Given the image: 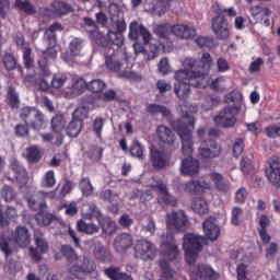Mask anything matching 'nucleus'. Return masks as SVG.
<instances>
[{"instance_id":"obj_1","label":"nucleus","mask_w":280,"mask_h":280,"mask_svg":"<svg viewBox=\"0 0 280 280\" xmlns=\"http://www.w3.org/2000/svg\"><path fill=\"white\" fill-rule=\"evenodd\" d=\"M189 217L183 210L172 211L166 214V240L162 242L161 259L159 266L162 270V277L165 280L174 279V270L170 267V261H174L178 257V245L174 240L173 233H185L189 230Z\"/></svg>"},{"instance_id":"obj_2","label":"nucleus","mask_w":280,"mask_h":280,"mask_svg":"<svg viewBox=\"0 0 280 280\" xmlns=\"http://www.w3.org/2000/svg\"><path fill=\"white\" fill-rule=\"evenodd\" d=\"M189 104L184 103L179 106L182 118L173 122V129L177 132L182 140V152L185 154L186 159L182 161L180 172L184 176H196L200 172V164L197 160L191 158L194 152V136L191 135V129L196 124L194 116L187 110Z\"/></svg>"},{"instance_id":"obj_3","label":"nucleus","mask_w":280,"mask_h":280,"mask_svg":"<svg viewBox=\"0 0 280 280\" xmlns=\"http://www.w3.org/2000/svg\"><path fill=\"white\" fill-rule=\"evenodd\" d=\"M60 253L68 261V270L70 275L75 277V279L83 280L97 268L95 261L91 260L89 256L78 255L75 249L70 245H62Z\"/></svg>"},{"instance_id":"obj_4","label":"nucleus","mask_w":280,"mask_h":280,"mask_svg":"<svg viewBox=\"0 0 280 280\" xmlns=\"http://www.w3.org/2000/svg\"><path fill=\"white\" fill-rule=\"evenodd\" d=\"M94 40L96 45L103 47V55L105 57V65L108 71H120L124 62L128 60V52L126 50H115L110 46H106V37L100 34V32H94Z\"/></svg>"},{"instance_id":"obj_5","label":"nucleus","mask_w":280,"mask_h":280,"mask_svg":"<svg viewBox=\"0 0 280 280\" xmlns=\"http://www.w3.org/2000/svg\"><path fill=\"white\" fill-rule=\"evenodd\" d=\"M213 65V58L209 52H205L201 57V60L198 61L194 58H186L183 61L184 69L177 71H187L189 75H194L196 73H202L200 78H194L196 84L195 86L198 89L202 86V82L205 81V75L209 74L211 71V66Z\"/></svg>"},{"instance_id":"obj_6","label":"nucleus","mask_w":280,"mask_h":280,"mask_svg":"<svg viewBox=\"0 0 280 280\" xmlns=\"http://www.w3.org/2000/svg\"><path fill=\"white\" fill-rule=\"evenodd\" d=\"M207 238L202 235L186 233L183 237L182 248L185 252V260L189 266H194L198 259V254L202 252V245Z\"/></svg>"},{"instance_id":"obj_7","label":"nucleus","mask_w":280,"mask_h":280,"mask_svg":"<svg viewBox=\"0 0 280 280\" xmlns=\"http://www.w3.org/2000/svg\"><path fill=\"white\" fill-rule=\"evenodd\" d=\"M203 72L189 74V72L175 71L174 73V93L178 100H189V95H191V86H196V81L194 78H201ZM195 81V82H194Z\"/></svg>"},{"instance_id":"obj_8","label":"nucleus","mask_w":280,"mask_h":280,"mask_svg":"<svg viewBox=\"0 0 280 280\" xmlns=\"http://www.w3.org/2000/svg\"><path fill=\"white\" fill-rule=\"evenodd\" d=\"M20 119L31 126L34 130H43L47 126V120H45V115L36 107H22L19 112Z\"/></svg>"},{"instance_id":"obj_9","label":"nucleus","mask_w":280,"mask_h":280,"mask_svg":"<svg viewBox=\"0 0 280 280\" xmlns=\"http://www.w3.org/2000/svg\"><path fill=\"white\" fill-rule=\"evenodd\" d=\"M240 106H228L218 113L217 116L213 117V122L215 126L220 128H235V124H237V115H240Z\"/></svg>"},{"instance_id":"obj_10","label":"nucleus","mask_w":280,"mask_h":280,"mask_svg":"<svg viewBox=\"0 0 280 280\" xmlns=\"http://www.w3.org/2000/svg\"><path fill=\"white\" fill-rule=\"evenodd\" d=\"M156 135L163 148L170 152H174V150H178V148H180V143L176 139V133H174L170 127H165L164 125L158 126Z\"/></svg>"},{"instance_id":"obj_11","label":"nucleus","mask_w":280,"mask_h":280,"mask_svg":"<svg viewBox=\"0 0 280 280\" xmlns=\"http://www.w3.org/2000/svg\"><path fill=\"white\" fill-rule=\"evenodd\" d=\"M135 257L137 259H142V261H152V259L156 257V246H154V243L141 238L136 242Z\"/></svg>"},{"instance_id":"obj_12","label":"nucleus","mask_w":280,"mask_h":280,"mask_svg":"<svg viewBox=\"0 0 280 280\" xmlns=\"http://www.w3.org/2000/svg\"><path fill=\"white\" fill-rule=\"evenodd\" d=\"M34 242L36 247H30L28 253L33 261H43V255L49 250V243L42 232L34 233Z\"/></svg>"},{"instance_id":"obj_13","label":"nucleus","mask_w":280,"mask_h":280,"mask_svg":"<svg viewBox=\"0 0 280 280\" xmlns=\"http://www.w3.org/2000/svg\"><path fill=\"white\" fill-rule=\"evenodd\" d=\"M11 242L18 248H27L32 244V232L24 225H18L14 231L11 232Z\"/></svg>"},{"instance_id":"obj_14","label":"nucleus","mask_w":280,"mask_h":280,"mask_svg":"<svg viewBox=\"0 0 280 280\" xmlns=\"http://www.w3.org/2000/svg\"><path fill=\"white\" fill-rule=\"evenodd\" d=\"M198 154L201 159H218L222 154V147L215 140H202L198 149Z\"/></svg>"},{"instance_id":"obj_15","label":"nucleus","mask_w":280,"mask_h":280,"mask_svg":"<svg viewBox=\"0 0 280 280\" xmlns=\"http://www.w3.org/2000/svg\"><path fill=\"white\" fill-rule=\"evenodd\" d=\"M212 32L219 40H226L231 36L229 20L223 15L214 16L212 19Z\"/></svg>"},{"instance_id":"obj_16","label":"nucleus","mask_w":280,"mask_h":280,"mask_svg":"<svg viewBox=\"0 0 280 280\" xmlns=\"http://www.w3.org/2000/svg\"><path fill=\"white\" fill-rule=\"evenodd\" d=\"M268 165L269 166L266 168V176L273 187L280 189V158L278 155H272L268 160Z\"/></svg>"},{"instance_id":"obj_17","label":"nucleus","mask_w":280,"mask_h":280,"mask_svg":"<svg viewBox=\"0 0 280 280\" xmlns=\"http://www.w3.org/2000/svg\"><path fill=\"white\" fill-rule=\"evenodd\" d=\"M129 38L131 40H143V43H150L152 40V34L145 26L133 21L129 25Z\"/></svg>"},{"instance_id":"obj_18","label":"nucleus","mask_w":280,"mask_h":280,"mask_svg":"<svg viewBox=\"0 0 280 280\" xmlns=\"http://www.w3.org/2000/svg\"><path fill=\"white\" fill-rule=\"evenodd\" d=\"M190 272H192V277H197L198 279L203 280H218L219 276L213 268L209 265L199 264L196 267L190 266Z\"/></svg>"},{"instance_id":"obj_19","label":"nucleus","mask_w":280,"mask_h":280,"mask_svg":"<svg viewBox=\"0 0 280 280\" xmlns=\"http://www.w3.org/2000/svg\"><path fill=\"white\" fill-rule=\"evenodd\" d=\"M202 229L207 240L215 242V240L220 237V226L218 225V220H215V218L210 217L206 219L202 223Z\"/></svg>"},{"instance_id":"obj_20","label":"nucleus","mask_w":280,"mask_h":280,"mask_svg":"<svg viewBox=\"0 0 280 280\" xmlns=\"http://www.w3.org/2000/svg\"><path fill=\"white\" fill-rule=\"evenodd\" d=\"M10 168L14 174V180L19 183L20 187H25L27 182L30 180V175H27V170H25L18 160H12L10 164Z\"/></svg>"},{"instance_id":"obj_21","label":"nucleus","mask_w":280,"mask_h":280,"mask_svg":"<svg viewBox=\"0 0 280 280\" xmlns=\"http://www.w3.org/2000/svg\"><path fill=\"white\" fill-rule=\"evenodd\" d=\"M150 156L151 163L153 167H156V170H163V167H167L170 165V156L155 147H151Z\"/></svg>"},{"instance_id":"obj_22","label":"nucleus","mask_w":280,"mask_h":280,"mask_svg":"<svg viewBox=\"0 0 280 280\" xmlns=\"http://www.w3.org/2000/svg\"><path fill=\"white\" fill-rule=\"evenodd\" d=\"M83 40L82 38H73L68 47L67 50V57H66V62H68V65H73V59L71 58H78V56H80V54H82V45Z\"/></svg>"},{"instance_id":"obj_23","label":"nucleus","mask_w":280,"mask_h":280,"mask_svg":"<svg viewBox=\"0 0 280 280\" xmlns=\"http://www.w3.org/2000/svg\"><path fill=\"white\" fill-rule=\"evenodd\" d=\"M171 33L174 36H177V38L188 39L196 36V28L189 25L176 24L171 26Z\"/></svg>"},{"instance_id":"obj_24","label":"nucleus","mask_w":280,"mask_h":280,"mask_svg":"<svg viewBox=\"0 0 280 280\" xmlns=\"http://www.w3.org/2000/svg\"><path fill=\"white\" fill-rule=\"evenodd\" d=\"M133 244L132 235L122 233L114 240V248L117 253H125Z\"/></svg>"},{"instance_id":"obj_25","label":"nucleus","mask_w":280,"mask_h":280,"mask_svg":"<svg viewBox=\"0 0 280 280\" xmlns=\"http://www.w3.org/2000/svg\"><path fill=\"white\" fill-rule=\"evenodd\" d=\"M93 257L103 264H110V261H113V254L101 243L94 245Z\"/></svg>"},{"instance_id":"obj_26","label":"nucleus","mask_w":280,"mask_h":280,"mask_svg":"<svg viewBox=\"0 0 280 280\" xmlns=\"http://www.w3.org/2000/svg\"><path fill=\"white\" fill-rule=\"evenodd\" d=\"M210 180L214 184V187L218 191L226 194V191H231V183L224 178V176L220 173H211Z\"/></svg>"},{"instance_id":"obj_27","label":"nucleus","mask_w":280,"mask_h":280,"mask_svg":"<svg viewBox=\"0 0 280 280\" xmlns=\"http://www.w3.org/2000/svg\"><path fill=\"white\" fill-rule=\"evenodd\" d=\"M50 128L56 135H60L67 128V118L63 115L57 114L51 118Z\"/></svg>"},{"instance_id":"obj_28","label":"nucleus","mask_w":280,"mask_h":280,"mask_svg":"<svg viewBox=\"0 0 280 280\" xmlns=\"http://www.w3.org/2000/svg\"><path fill=\"white\" fill-rule=\"evenodd\" d=\"M77 230L79 233H85V235H95V233H100V226L95 223H86L84 220H79L77 222Z\"/></svg>"},{"instance_id":"obj_29","label":"nucleus","mask_w":280,"mask_h":280,"mask_svg":"<svg viewBox=\"0 0 280 280\" xmlns=\"http://www.w3.org/2000/svg\"><path fill=\"white\" fill-rule=\"evenodd\" d=\"M98 223L101 224L103 229V233L106 235H114L117 231V223L115 221H112L108 217H101L98 219Z\"/></svg>"},{"instance_id":"obj_30","label":"nucleus","mask_w":280,"mask_h":280,"mask_svg":"<svg viewBox=\"0 0 280 280\" xmlns=\"http://www.w3.org/2000/svg\"><path fill=\"white\" fill-rule=\"evenodd\" d=\"M7 102L12 110H19L21 106V98L19 97V92H16L14 86L9 88Z\"/></svg>"},{"instance_id":"obj_31","label":"nucleus","mask_w":280,"mask_h":280,"mask_svg":"<svg viewBox=\"0 0 280 280\" xmlns=\"http://www.w3.org/2000/svg\"><path fill=\"white\" fill-rule=\"evenodd\" d=\"M58 58V50L54 47H49L46 51L43 52L42 59L38 61L39 69L45 71L47 69V60H56Z\"/></svg>"},{"instance_id":"obj_32","label":"nucleus","mask_w":280,"mask_h":280,"mask_svg":"<svg viewBox=\"0 0 280 280\" xmlns=\"http://www.w3.org/2000/svg\"><path fill=\"white\" fill-rule=\"evenodd\" d=\"M257 167L255 166V161H253V154L249 153L242 158L241 171L243 174H253Z\"/></svg>"},{"instance_id":"obj_33","label":"nucleus","mask_w":280,"mask_h":280,"mask_svg":"<svg viewBox=\"0 0 280 280\" xmlns=\"http://www.w3.org/2000/svg\"><path fill=\"white\" fill-rule=\"evenodd\" d=\"M82 128H84L83 122L80 120H75V118H72V120L68 124L66 127V133L68 137H78L80 132H82Z\"/></svg>"},{"instance_id":"obj_34","label":"nucleus","mask_w":280,"mask_h":280,"mask_svg":"<svg viewBox=\"0 0 280 280\" xmlns=\"http://www.w3.org/2000/svg\"><path fill=\"white\" fill-rule=\"evenodd\" d=\"M191 209L195 213H198L199 215H205V213L209 212V203H207V200L202 198H195L191 201Z\"/></svg>"},{"instance_id":"obj_35","label":"nucleus","mask_w":280,"mask_h":280,"mask_svg":"<svg viewBox=\"0 0 280 280\" xmlns=\"http://www.w3.org/2000/svg\"><path fill=\"white\" fill-rule=\"evenodd\" d=\"M57 32H62V25L60 23H54L46 30L44 38L48 40L49 45H56Z\"/></svg>"},{"instance_id":"obj_36","label":"nucleus","mask_w":280,"mask_h":280,"mask_svg":"<svg viewBox=\"0 0 280 280\" xmlns=\"http://www.w3.org/2000/svg\"><path fill=\"white\" fill-rule=\"evenodd\" d=\"M172 1L174 0H156L155 4L152 8L153 14H155V16H163V14H165V12L170 10Z\"/></svg>"},{"instance_id":"obj_37","label":"nucleus","mask_w":280,"mask_h":280,"mask_svg":"<svg viewBox=\"0 0 280 280\" xmlns=\"http://www.w3.org/2000/svg\"><path fill=\"white\" fill-rule=\"evenodd\" d=\"M52 12L56 16H65L71 12V7L65 1H55L51 3Z\"/></svg>"},{"instance_id":"obj_38","label":"nucleus","mask_w":280,"mask_h":280,"mask_svg":"<svg viewBox=\"0 0 280 280\" xmlns=\"http://www.w3.org/2000/svg\"><path fill=\"white\" fill-rule=\"evenodd\" d=\"M43 159V151L36 145L26 149V161L28 163H38Z\"/></svg>"},{"instance_id":"obj_39","label":"nucleus","mask_w":280,"mask_h":280,"mask_svg":"<svg viewBox=\"0 0 280 280\" xmlns=\"http://www.w3.org/2000/svg\"><path fill=\"white\" fill-rule=\"evenodd\" d=\"M147 112L149 115H162L166 118H170L172 115V113L168 112L165 106L159 104H149L147 106Z\"/></svg>"},{"instance_id":"obj_40","label":"nucleus","mask_w":280,"mask_h":280,"mask_svg":"<svg viewBox=\"0 0 280 280\" xmlns=\"http://www.w3.org/2000/svg\"><path fill=\"white\" fill-rule=\"evenodd\" d=\"M36 220L40 226H49V224L56 220V215L49 213L46 208L38 212Z\"/></svg>"},{"instance_id":"obj_41","label":"nucleus","mask_w":280,"mask_h":280,"mask_svg":"<svg viewBox=\"0 0 280 280\" xmlns=\"http://www.w3.org/2000/svg\"><path fill=\"white\" fill-rule=\"evenodd\" d=\"M86 89H89L86 81H84V79L80 78V79L73 80L70 91H71L72 95H82V93H84V91H86Z\"/></svg>"},{"instance_id":"obj_42","label":"nucleus","mask_w":280,"mask_h":280,"mask_svg":"<svg viewBox=\"0 0 280 280\" xmlns=\"http://www.w3.org/2000/svg\"><path fill=\"white\" fill-rule=\"evenodd\" d=\"M27 206L30 207V209H32L33 211H38L40 213V211H44V209H47V202L45 200H38V198L36 197H28L26 199Z\"/></svg>"},{"instance_id":"obj_43","label":"nucleus","mask_w":280,"mask_h":280,"mask_svg":"<svg viewBox=\"0 0 280 280\" xmlns=\"http://www.w3.org/2000/svg\"><path fill=\"white\" fill-rule=\"evenodd\" d=\"M130 154L131 156H135L140 161H143V159H145V149L143 148V145H141V142H139V140H135L132 142V145L130 148Z\"/></svg>"},{"instance_id":"obj_44","label":"nucleus","mask_w":280,"mask_h":280,"mask_svg":"<svg viewBox=\"0 0 280 280\" xmlns=\"http://www.w3.org/2000/svg\"><path fill=\"white\" fill-rule=\"evenodd\" d=\"M0 250L3 253L5 259L14 253V247H12L10 241L3 234H0Z\"/></svg>"},{"instance_id":"obj_45","label":"nucleus","mask_w":280,"mask_h":280,"mask_svg":"<svg viewBox=\"0 0 280 280\" xmlns=\"http://www.w3.org/2000/svg\"><path fill=\"white\" fill-rule=\"evenodd\" d=\"M15 8H19L25 14H36V8L27 0H15Z\"/></svg>"},{"instance_id":"obj_46","label":"nucleus","mask_w":280,"mask_h":280,"mask_svg":"<svg viewBox=\"0 0 280 280\" xmlns=\"http://www.w3.org/2000/svg\"><path fill=\"white\" fill-rule=\"evenodd\" d=\"M42 187H45L46 189L56 187V174L54 171H48L45 173L42 180Z\"/></svg>"},{"instance_id":"obj_47","label":"nucleus","mask_w":280,"mask_h":280,"mask_svg":"<svg viewBox=\"0 0 280 280\" xmlns=\"http://www.w3.org/2000/svg\"><path fill=\"white\" fill-rule=\"evenodd\" d=\"M79 187L83 196H93V184H91V179L89 177L82 178L80 180Z\"/></svg>"},{"instance_id":"obj_48","label":"nucleus","mask_w":280,"mask_h":280,"mask_svg":"<svg viewBox=\"0 0 280 280\" xmlns=\"http://www.w3.org/2000/svg\"><path fill=\"white\" fill-rule=\"evenodd\" d=\"M88 89L92 93H102L106 89V83L103 80L94 79L88 84Z\"/></svg>"},{"instance_id":"obj_49","label":"nucleus","mask_w":280,"mask_h":280,"mask_svg":"<svg viewBox=\"0 0 280 280\" xmlns=\"http://www.w3.org/2000/svg\"><path fill=\"white\" fill-rule=\"evenodd\" d=\"M89 117V107L82 106L77 108L72 114V119H75L77 121H80L81 124H84V119Z\"/></svg>"},{"instance_id":"obj_50","label":"nucleus","mask_w":280,"mask_h":280,"mask_svg":"<svg viewBox=\"0 0 280 280\" xmlns=\"http://www.w3.org/2000/svg\"><path fill=\"white\" fill-rule=\"evenodd\" d=\"M155 34L162 40H170V34H172V27H170L167 25H158L155 27Z\"/></svg>"},{"instance_id":"obj_51","label":"nucleus","mask_w":280,"mask_h":280,"mask_svg":"<svg viewBox=\"0 0 280 280\" xmlns=\"http://www.w3.org/2000/svg\"><path fill=\"white\" fill-rule=\"evenodd\" d=\"M107 38L113 45H116V47H121L124 45V35L119 32L109 31L107 33Z\"/></svg>"},{"instance_id":"obj_52","label":"nucleus","mask_w":280,"mask_h":280,"mask_svg":"<svg viewBox=\"0 0 280 280\" xmlns=\"http://www.w3.org/2000/svg\"><path fill=\"white\" fill-rule=\"evenodd\" d=\"M220 104V98L215 96H206L201 106L203 110H212V108H215Z\"/></svg>"},{"instance_id":"obj_53","label":"nucleus","mask_w":280,"mask_h":280,"mask_svg":"<svg viewBox=\"0 0 280 280\" xmlns=\"http://www.w3.org/2000/svg\"><path fill=\"white\" fill-rule=\"evenodd\" d=\"M100 198L104 200V202H117V200H119V195L110 189H106L101 191Z\"/></svg>"},{"instance_id":"obj_54","label":"nucleus","mask_w":280,"mask_h":280,"mask_svg":"<svg viewBox=\"0 0 280 280\" xmlns=\"http://www.w3.org/2000/svg\"><path fill=\"white\" fill-rule=\"evenodd\" d=\"M67 82V74L57 73L51 79L52 89H62Z\"/></svg>"},{"instance_id":"obj_55","label":"nucleus","mask_w":280,"mask_h":280,"mask_svg":"<svg viewBox=\"0 0 280 280\" xmlns=\"http://www.w3.org/2000/svg\"><path fill=\"white\" fill-rule=\"evenodd\" d=\"M89 213H85V220H93V218H104V214H102V211H100V208L95 203L89 205Z\"/></svg>"},{"instance_id":"obj_56","label":"nucleus","mask_w":280,"mask_h":280,"mask_svg":"<svg viewBox=\"0 0 280 280\" xmlns=\"http://www.w3.org/2000/svg\"><path fill=\"white\" fill-rule=\"evenodd\" d=\"M1 198H3L5 202H12V200L16 198V192L11 186H4L1 189Z\"/></svg>"},{"instance_id":"obj_57","label":"nucleus","mask_w":280,"mask_h":280,"mask_svg":"<svg viewBox=\"0 0 280 280\" xmlns=\"http://www.w3.org/2000/svg\"><path fill=\"white\" fill-rule=\"evenodd\" d=\"M3 65L8 71L16 69V59L13 54L7 52L3 57Z\"/></svg>"},{"instance_id":"obj_58","label":"nucleus","mask_w":280,"mask_h":280,"mask_svg":"<svg viewBox=\"0 0 280 280\" xmlns=\"http://www.w3.org/2000/svg\"><path fill=\"white\" fill-rule=\"evenodd\" d=\"M92 128H93L94 135H95L98 139H102V130H104V118H102V117H96V118L93 120Z\"/></svg>"},{"instance_id":"obj_59","label":"nucleus","mask_w":280,"mask_h":280,"mask_svg":"<svg viewBox=\"0 0 280 280\" xmlns=\"http://www.w3.org/2000/svg\"><path fill=\"white\" fill-rule=\"evenodd\" d=\"M22 54L25 68L32 69L34 67V59L32 58V47H25Z\"/></svg>"},{"instance_id":"obj_60","label":"nucleus","mask_w":280,"mask_h":280,"mask_svg":"<svg viewBox=\"0 0 280 280\" xmlns=\"http://www.w3.org/2000/svg\"><path fill=\"white\" fill-rule=\"evenodd\" d=\"M120 78H124L125 80H130V82H139L142 79L139 72L132 70H125L120 72Z\"/></svg>"},{"instance_id":"obj_61","label":"nucleus","mask_w":280,"mask_h":280,"mask_svg":"<svg viewBox=\"0 0 280 280\" xmlns=\"http://www.w3.org/2000/svg\"><path fill=\"white\" fill-rule=\"evenodd\" d=\"M104 275L110 280H119L121 269L119 267H108L104 269Z\"/></svg>"},{"instance_id":"obj_62","label":"nucleus","mask_w":280,"mask_h":280,"mask_svg":"<svg viewBox=\"0 0 280 280\" xmlns=\"http://www.w3.org/2000/svg\"><path fill=\"white\" fill-rule=\"evenodd\" d=\"M242 215H244V210L240 207H235L232 209V224L234 226H240L242 224Z\"/></svg>"},{"instance_id":"obj_63","label":"nucleus","mask_w":280,"mask_h":280,"mask_svg":"<svg viewBox=\"0 0 280 280\" xmlns=\"http://www.w3.org/2000/svg\"><path fill=\"white\" fill-rule=\"evenodd\" d=\"M211 89L213 91H226V79L219 77L211 82Z\"/></svg>"},{"instance_id":"obj_64","label":"nucleus","mask_w":280,"mask_h":280,"mask_svg":"<svg viewBox=\"0 0 280 280\" xmlns=\"http://www.w3.org/2000/svg\"><path fill=\"white\" fill-rule=\"evenodd\" d=\"M102 149L100 147H92L88 151V156L94 163H97L102 159Z\"/></svg>"}]
</instances>
